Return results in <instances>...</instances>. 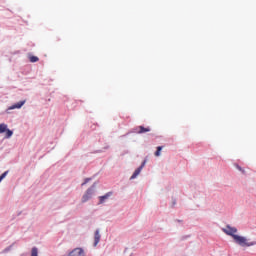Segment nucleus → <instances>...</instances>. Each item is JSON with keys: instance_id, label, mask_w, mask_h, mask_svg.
Returning a JSON list of instances; mask_svg holds the SVG:
<instances>
[{"instance_id": "f257e3e1", "label": "nucleus", "mask_w": 256, "mask_h": 256, "mask_svg": "<svg viewBox=\"0 0 256 256\" xmlns=\"http://www.w3.org/2000/svg\"><path fill=\"white\" fill-rule=\"evenodd\" d=\"M233 239L238 245H241L242 247H253V245H256V242H247V238L239 235H233Z\"/></svg>"}, {"instance_id": "f03ea898", "label": "nucleus", "mask_w": 256, "mask_h": 256, "mask_svg": "<svg viewBox=\"0 0 256 256\" xmlns=\"http://www.w3.org/2000/svg\"><path fill=\"white\" fill-rule=\"evenodd\" d=\"M94 193H95V190L93 189V187L88 188L84 193V195L82 196V203H87V201H89V199L93 197Z\"/></svg>"}, {"instance_id": "7ed1b4c3", "label": "nucleus", "mask_w": 256, "mask_h": 256, "mask_svg": "<svg viewBox=\"0 0 256 256\" xmlns=\"http://www.w3.org/2000/svg\"><path fill=\"white\" fill-rule=\"evenodd\" d=\"M147 164V160H144L141 164L140 167H138L134 173L132 174V176L130 177V179H137V177H139V175L141 174V171H143V167H145V165Z\"/></svg>"}, {"instance_id": "20e7f679", "label": "nucleus", "mask_w": 256, "mask_h": 256, "mask_svg": "<svg viewBox=\"0 0 256 256\" xmlns=\"http://www.w3.org/2000/svg\"><path fill=\"white\" fill-rule=\"evenodd\" d=\"M222 231L226 233V235H230V237H233V235H236L237 233V228L231 227V226H226V228H223Z\"/></svg>"}, {"instance_id": "39448f33", "label": "nucleus", "mask_w": 256, "mask_h": 256, "mask_svg": "<svg viewBox=\"0 0 256 256\" xmlns=\"http://www.w3.org/2000/svg\"><path fill=\"white\" fill-rule=\"evenodd\" d=\"M68 256H85V251L82 248H75Z\"/></svg>"}, {"instance_id": "423d86ee", "label": "nucleus", "mask_w": 256, "mask_h": 256, "mask_svg": "<svg viewBox=\"0 0 256 256\" xmlns=\"http://www.w3.org/2000/svg\"><path fill=\"white\" fill-rule=\"evenodd\" d=\"M111 195H113V192H108L104 196H100L98 205H103V203H105V201H107V199H109Z\"/></svg>"}, {"instance_id": "0eeeda50", "label": "nucleus", "mask_w": 256, "mask_h": 256, "mask_svg": "<svg viewBox=\"0 0 256 256\" xmlns=\"http://www.w3.org/2000/svg\"><path fill=\"white\" fill-rule=\"evenodd\" d=\"M26 101L22 100L20 102H17L16 104H13L12 106L9 107L10 110L13 109H21V107H23L25 105Z\"/></svg>"}, {"instance_id": "6e6552de", "label": "nucleus", "mask_w": 256, "mask_h": 256, "mask_svg": "<svg viewBox=\"0 0 256 256\" xmlns=\"http://www.w3.org/2000/svg\"><path fill=\"white\" fill-rule=\"evenodd\" d=\"M100 241H101V234H99V230H96L94 234V247H97Z\"/></svg>"}, {"instance_id": "1a4fd4ad", "label": "nucleus", "mask_w": 256, "mask_h": 256, "mask_svg": "<svg viewBox=\"0 0 256 256\" xmlns=\"http://www.w3.org/2000/svg\"><path fill=\"white\" fill-rule=\"evenodd\" d=\"M149 131H151V128L147 127H143V126H138L136 128V133L142 134V133H149Z\"/></svg>"}, {"instance_id": "9d476101", "label": "nucleus", "mask_w": 256, "mask_h": 256, "mask_svg": "<svg viewBox=\"0 0 256 256\" xmlns=\"http://www.w3.org/2000/svg\"><path fill=\"white\" fill-rule=\"evenodd\" d=\"M161 151H163V146H158L155 152V157H161Z\"/></svg>"}, {"instance_id": "9b49d317", "label": "nucleus", "mask_w": 256, "mask_h": 256, "mask_svg": "<svg viewBox=\"0 0 256 256\" xmlns=\"http://www.w3.org/2000/svg\"><path fill=\"white\" fill-rule=\"evenodd\" d=\"M31 256H39V250L36 247L32 248Z\"/></svg>"}, {"instance_id": "f8f14e48", "label": "nucleus", "mask_w": 256, "mask_h": 256, "mask_svg": "<svg viewBox=\"0 0 256 256\" xmlns=\"http://www.w3.org/2000/svg\"><path fill=\"white\" fill-rule=\"evenodd\" d=\"M7 130V125L6 124H0V133H5Z\"/></svg>"}, {"instance_id": "ddd939ff", "label": "nucleus", "mask_w": 256, "mask_h": 256, "mask_svg": "<svg viewBox=\"0 0 256 256\" xmlns=\"http://www.w3.org/2000/svg\"><path fill=\"white\" fill-rule=\"evenodd\" d=\"M37 61H39V57H37V56H31L30 57V62L31 63H37Z\"/></svg>"}, {"instance_id": "4468645a", "label": "nucleus", "mask_w": 256, "mask_h": 256, "mask_svg": "<svg viewBox=\"0 0 256 256\" xmlns=\"http://www.w3.org/2000/svg\"><path fill=\"white\" fill-rule=\"evenodd\" d=\"M12 136H13V131L7 129V130H6V138L9 139V138L12 137Z\"/></svg>"}, {"instance_id": "2eb2a0df", "label": "nucleus", "mask_w": 256, "mask_h": 256, "mask_svg": "<svg viewBox=\"0 0 256 256\" xmlns=\"http://www.w3.org/2000/svg\"><path fill=\"white\" fill-rule=\"evenodd\" d=\"M7 173H9V171L4 172V173L0 176V183L5 179V177H7Z\"/></svg>"}, {"instance_id": "dca6fc26", "label": "nucleus", "mask_w": 256, "mask_h": 256, "mask_svg": "<svg viewBox=\"0 0 256 256\" xmlns=\"http://www.w3.org/2000/svg\"><path fill=\"white\" fill-rule=\"evenodd\" d=\"M236 169H238V171H241V173L245 174V169H242L241 166H239V164H235Z\"/></svg>"}, {"instance_id": "f3484780", "label": "nucleus", "mask_w": 256, "mask_h": 256, "mask_svg": "<svg viewBox=\"0 0 256 256\" xmlns=\"http://www.w3.org/2000/svg\"><path fill=\"white\" fill-rule=\"evenodd\" d=\"M88 181H91V178H86L85 181L82 183V187H83V185H87Z\"/></svg>"}]
</instances>
